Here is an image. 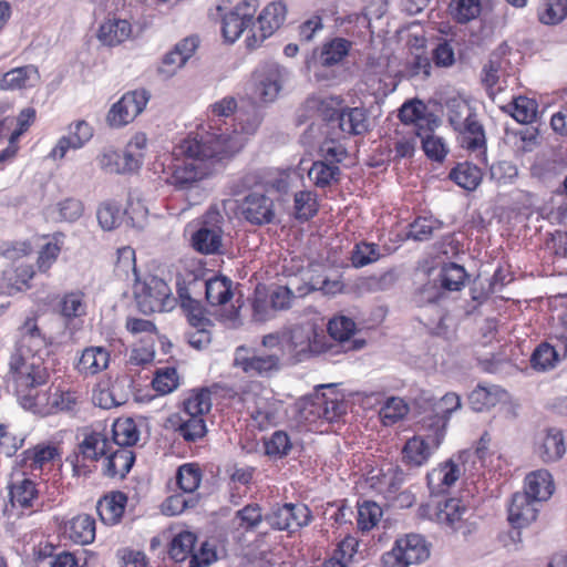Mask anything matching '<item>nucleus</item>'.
Here are the masks:
<instances>
[{
  "label": "nucleus",
  "instance_id": "42",
  "mask_svg": "<svg viewBox=\"0 0 567 567\" xmlns=\"http://www.w3.org/2000/svg\"><path fill=\"white\" fill-rule=\"evenodd\" d=\"M466 279L465 269L454 262L445 265L440 272L441 288L449 291H458Z\"/></svg>",
  "mask_w": 567,
  "mask_h": 567
},
{
  "label": "nucleus",
  "instance_id": "20",
  "mask_svg": "<svg viewBox=\"0 0 567 567\" xmlns=\"http://www.w3.org/2000/svg\"><path fill=\"white\" fill-rule=\"evenodd\" d=\"M540 503L523 492L515 493L508 507V520L513 528H523L533 523L537 518Z\"/></svg>",
  "mask_w": 567,
  "mask_h": 567
},
{
  "label": "nucleus",
  "instance_id": "64",
  "mask_svg": "<svg viewBox=\"0 0 567 567\" xmlns=\"http://www.w3.org/2000/svg\"><path fill=\"white\" fill-rule=\"evenodd\" d=\"M97 220L105 230H112L120 224L121 212L118 207L112 204H103L97 209Z\"/></svg>",
  "mask_w": 567,
  "mask_h": 567
},
{
  "label": "nucleus",
  "instance_id": "14",
  "mask_svg": "<svg viewBox=\"0 0 567 567\" xmlns=\"http://www.w3.org/2000/svg\"><path fill=\"white\" fill-rule=\"evenodd\" d=\"M208 270L196 260L189 261L176 280V289L181 303L198 301L205 293Z\"/></svg>",
  "mask_w": 567,
  "mask_h": 567
},
{
  "label": "nucleus",
  "instance_id": "34",
  "mask_svg": "<svg viewBox=\"0 0 567 567\" xmlns=\"http://www.w3.org/2000/svg\"><path fill=\"white\" fill-rule=\"evenodd\" d=\"M449 177L460 187L466 190H475L483 179V173L478 166L463 162L450 172Z\"/></svg>",
  "mask_w": 567,
  "mask_h": 567
},
{
  "label": "nucleus",
  "instance_id": "2",
  "mask_svg": "<svg viewBox=\"0 0 567 567\" xmlns=\"http://www.w3.org/2000/svg\"><path fill=\"white\" fill-rule=\"evenodd\" d=\"M45 339L37 322L28 319L20 329V339L10 358V373L17 388H35L47 383L49 373L40 352L45 348Z\"/></svg>",
  "mask_w": 567,
  "mask_h": 567
},
{
  "label": "nucleus",
  "instance_id": "24",
  "mask_svg": "<svg viewBox=\"0 0 567 567\" xmlns=\"http://www.w3.org/2000/svg\"><path fill=\"white\" fill-rule=\"evenodd\" d=\"M243 349H237L235 364L240 367L250 377H269L279 370V358L276 355L245 357Z\"/></svg>",
  "mask_w": 567,
  "mask_h": 567
},
{
  "label": "nucleus",
  "instance_id": "25",
  "mask_svg": "<svg viewBox=\"0 0 567 567\" xmlns=\"http://www.w3.org/2000/svg\"><path fill=\"white\" fill-rule=\"evenodd\" d=\"M127 496L123 492H113L101 498L96 504V511L105 525H115L124 514Z\"/></svg>",
  "mask_w": 567,
  "mask_h": 567
},
{
  "label": "nucleus",
  "instance_id": "29",
  "mask_svg": "<svg viewBox=\"0 0 567 567\" xmlns=\"http://www.w3.org/2000/svg\"><path fill=\"white\" fill-rule=\"evenodd\" d=\"M525 494L530 495L536 501H547L554 493V482L551 474L547 470H537L526 476Z\"/></svg>",
  "mask_w": 567,
  "mask_h": 567
},
{
  "label": "nucleus",
  "instance_id": "13",
  "mask_svg": "<svg viewBox=\"0 0 567 567\" xmlns=\"http://www.w3.org/2000/svg\"><path fill=\"white\" fill-rule=\"evenodd\" d=\"M150 96L144 90H135L125 93L112 105L106 122L111 127H122L131 123L145 109Z\"/></svg>",
  "mask_w": 567,
  "mask_h": 567
},
{
  "label": "nucleus",
  "instance_id": "1",
  "mask_svg": "<svg viewBox=\"0 0 567 567\" xmlns=\"http://www.w3.org/2000/svg\"><path fill=\"white\" fill-rule=\"evenodd\" d=\"M245 146L240 135L197 133L182 140L172 152L166 183L176 190H189L212 176L218 166Z\"/></svg>",
  "mask_w": 567,
  "mask_h": 567
},
{
  "label": "nucleus",
  "instance_id": "38",
  "mask_svg": "<svg viewBox=\"0 0 567 567\" xmlns=\"http://www.w3.org/2000/svg\"><path fill=\"white\" fill-rule=\"evenodd\" d=\"M262 117L257 111L250 113H241L237 117V123L231 131H213L218 135H240L245 140V144L248 141V136L254 135L261 124Z\"/></svg>",
  "mask_w": 567,
  "mask_h": 567
},
{
  "label": "nucleus",
  "instance_id": "57",
  "mask_svg": "<svg viewBox=\"0 0 567 567\" xmlns=\"http://www.w3.org/2000/svg\"><path fill=\"white\" fill-rule=\"evenodd\" d=\"M422 148L426 156L433 161L442 162L449 150L443 138L432 133L421 136Z\"/></svg>",
  "mask_w": 567,
  "mask_h": 567
},
{
  "label": "nucleus",
  "instance_id": "5",
  "mask_svg": "<svg viewBox=\"0 0 567 567\" xmlns=\"http://www.w3.org/2000/svg\"><path fill=\"white\" fill-rule=\"evenodd\" d=\"M326 336L313 323L292 327L286 333V350L295 362H301L313 354L327 351Z\"/></svg>",
  "mask_w": 567,
  "mask_h": 567
},
{
  "label": "nucleus",
  "instance_id": "45",
  "mask_svg": "<svg viewBox=\"0 0 567 567\" xmlns=\"http://www.w3.org/2000/svg\"><path fill=\"white\" fill-rule=\"evenodd\" d=\"M560 361L559 353L549 343H540L534 351L530 362L536 370L546 371L556 367Z\"/></svg>",
  "mask_w": 567,
  "mask_h": 567
},
{
  "label": "nucleus",
  "instance_id": "10",
  "mask_svg": "<svg viewBox=\"0 0 567 567\" xmlns=\"http://www.w3.org/2000/svg\"><path fill=\"white\" fill-rule=\"evenodd\" d=\"M284 70L277 64H267L252 74L250 97L255 103L274 102L282 86Z\"/></svg>",
  "mask_w": 567,
  "mask_h": 567
},
{
  "label": "nucleus",
  "instance_id": "61",
  "mask_svg": "<svg viewBox=\"0 0 567 567\" xmlns=\"http://www.w3.org/2000/svg\"><path fill=\"white\" fill-rule=\"evenodd\" d=\"M61 313L66 318L83 316L85 313L83 295L80 292H71L65 295L61 302Z\"/></svg>",
  "mask_w": 567,
  "mask_h": 567
},
{
  "label": "nucleus",
  "instance_id": "46",
  "mask_svg": "<svg viewBox=\"0 0 567 567\" xmlns=\"http://www.w3.org/2000/svg\"><path fill=\"white\" fill-rule=\"evenodd\" d=\"M380 247L373 243L361 241L355 244L351 254V262L355 268H361L380 259Z\"/></svg>",
  "mask_w": 567,
  "mask_h": 567
},
{
  "label": "nucleus",
  "instance_id": "39",
  "mask_svg": "<svg viewBox=\"0 0 567 567\" xmlns=\"http://www.w3.org/2000/svg\"><path fill=\"white\" fill-rule=\"evenodd\" d=\"M113 440L118 447L132 446L140 439V431L133 419H118L112 426Z\"/></svg>",
  "mask_w": 567,
  "mask_h": 567
},
{
  "label": "nucleus",
  "instance_id": "60",
  "mask_svg": "<svg viewBox=\"0 0 567 567\" xmlns=\"http://www.w3.org/2000/svg\"><path fill=\"white\" fill-rule=\"evenodd\" d=\"M382 476L383 478L381 483L385 486L388 498L394 496L400 491L405 481V473L398 465L390 466Z\"/></svg>",
  "mask_w": 567,
  "mask_h": 567
},
{
  "label": "nucleus",
  "instance_id": "59",
  "mask_svg": "<svg viewBox=\"0 0 567 567\" xmlns=\"http://www.w3.org/2000/svg\"><path fill=\"white\" fill-rule=\"evenodd\" d=\"M501 392H470L467 403L474 412H485L499 402Z\"/></svg>",
  "mask_w": 567,
  "mask_h": 567
},
{
  "label": "nucleus",
  "instance_id": "58",
  "mask_svg": "<svg viewBox=\"0 0 567 567\" xmlns=\"http://www.w3.org/2000/svg\"><path fill=\"white\" fill-rule=\"evenodd\" d=\"M181 307L186 313L187 320L193 327H213V321L207 317L206 310L198 301H188L181 303Z\"/></svg>",
  "mask_w": 567,
  "mask_h": 567
},
{
  "label": "nucleus",
  "instance_id": "53",
  "mask_svg": "<svg viewBox=\"0 0 567 567\" xmlns=\"http://www.w3.org/2000/svg\"><path fill=\"white\" fill-rule=\"evenodd\" d=\"M317 213V200L309 190L295 194V214L298 219L308 220Z\"/></svg>",
  "mask_w": 567,
  "mask_h": 567
},
{
  "label": "nucleus",
  "instance_id": "56",
  "mask_svg": "<svg viewBox=\"0 0 567 567\" xmlns=\"http://www.w3.org/2000/svg\"><path fill=\"white\" fill-rule=\"evenodd\" d=\"M452 10L455 19L461 23H466L480 16V0H453Z\"/></svg>",
  "mask_w": 567,
  "mask_h": 567
},
{
  "label": "nucleus",
  "instance_id": "11",
  "mask_svg": "<svg viewBox=\"0 0 567 567\" xmlns=\"http://www.w3.org/2000/svg\"><path fill=\"white\" fill-rule=\"evenodd\" d=\"M223 216L214 209L206 213L202 226L192 235V247L205 255L219 254L223 247Z\"/></svg>",
  "mask_w": 567,
  "mask_h": 567
},
{
  "label": "nucleus",
  "instance_id": "37",
  "mask_svg": "<svg viewBox=\"0 0 567 567\" xmlns=\"http://www.w3.org/2000/svg\"><path fill=\"white\" fill-rule=\"evenodd\" d=\"M110 353L103 347H89L83 350L79 361V369L95 374L107 368Z\"/></svg>",
  "mask_w": 567,
  "mask_h": 567
},
{
  "label": "nucleus",
  "instance_id": "31",
  "mask_svg": "<svg viewBox=\"0 0 567 567\" xmlns=\"http://www.w3.org/2000/svg\"><path fill=\"white\" fill-rule=\"evenodd\" d=\"M168 422L179 433V435L188 442H195L202 439L206 433V424L203 417L198 416H182L181 414H173Z\"/></svg>",
  "mask_w": 567,
  "mask_h": 567
},
{
  "label": "nucleus",
  "instance_id": "33",
  "mask_svg": "<svg viewBox=\"0 0 567 567\" xmlns=\"http://www.w3.org/2000/svg\"><path fill=\"white\" fill-rule=\"evenodd\" d=\"M104 463V475L107 477H124L132 468L135 456L134 453L126 449H116L113 452H109Z\"/></svg>",
  "mask_w": 567,
  "mask_h": 567
},
{
  "label": "nucleus",
  "instance_id": "35",
  "mask_svg": "<svg viewBox=\"0 0 567 567\" xmlns=\"http://www.w3.org/2000/svg\"><path fill=\"white\" fill-rule=\"evenodd\" d=\"M111 450L105 435L99 432H91L85 435L84 440L79 444V453L84 460L97 461L100 457L107 455Z\"/></svg>",
  "mask_w": 567,
  "mask_h": 567
},
{
  "label": "nucleus",
  "instance_id": "63",
  "mask_svg": "<svg viewBox=\"0 0 567 567\" xmlns=\"http://www.w3.org/2000/svg\"><path fill=\"white\" fill-rule=\"evenodd\" d=\"M409 411L408 404L400 398H390L381 410L382 419L394 423L402 419Z\"/></svg>",
  "mask_w": 567,
  "mask_h": 567
},
{
  "label": "nucleus",
  "instance_id": "19",
  "mask_svg": "<svg viewBox=\"0 0 567 567\" xmlns=\"http://www.w3.org/2000/svg\"><path fill=\"white\" fill-rule=\"evenodd\" d=\"M534 451L544 463L559 461L566 453L563 431L557 427L540 430L535 436Z\"/></svg>",
  "mask_w": 567,
  "mask_h": 567
},
{
  "label": "nucleus",
  "instance_id": "40",
  "mask_svg": "<svg viewBox=\"0 0 567 567\" xmlns=\"http://www.w3.org/2000/svg\"><path fill=\"white\" fill-rule=\"evenodd\" d=\"M340 173L338 165L327 163L326 161H317L309 169L308 176L317 187L323 188L333 182H338Z\"/></svg>",
  "mask_w": 567,
  "mask_h": 567
},
{
  "label": "nucleus",
  "instance_id": "30",
  "mask_svg": "<svg viewBox=\"0 0 567 567\" xmlns=\"http://www.w3.org/2000/svg\"><path fill=\"white\" fill-rule=\"evenodd\" d=\"M65 533L76 544H91L95 539V520L89 514L78 515L68 523Z\"/></svg>",
  "mask_w": 567,
  "mask_h": 567
},
{
  "label": "nucleus",
  "instance_id": "6",
  "mask_svg": "<svg viewBox=\"0 0 567 567\" xmlns=\"http://www.w3.org/2000/svg\"><path fill=\"white\" fill-rule=\"evenodd\" d=\"M352 43L344 38L327 41L313 53L315 78L330 84L338 80L337 69L349 54Z\"/></svg>",
  "mask_w": 567,
  "mask_h": 567
},
{
  "label": "nucleus",
  "instance_id": "43",
  "mask_svg": "<svg viewBox=\"0 0 567 567\" xmlns=\"http://www.w3.org/2000/svg\"><path fill=\"white\" fill-rule=\"evenodd\" d=\"M178 487L188 495H194L202 481V473L195 464L182 465L176 474Z\"/></svg>",
  "mask_w": 567,
  "mask_h": 567
},
{
  "label": "nucleus",
  "instance_id": "15",
  "mask_svg": "<svg viewBox=\"0 0 567 567\" xmlns=\"http://www.w3.org/2000/svg\"><path fill=\"white\" fill-rule=\"evenodd\" d=\"M311 518V512L305 504L276 505L265 516V520L272 528L290 533L307 526Z\"/></svg>",
  "mask_w": 567,
  "mask_h": 567
},
{
  "label": "nucleus",
  "instance_id": "8",
  "mask_svg": "<svg viewBox=\"0 0 567 567\" xmlns=\"http://www.w3.org/2000/svg\"><path fill=\"white\" fill-rule=\"evenodd\" d=\"M18 402L33 414L45 416L58 412L74 411L78 399L72 392H17Z\"/></svg>",
  "mask_w": 567,
  "mask_h": 567
},
{
  "label": "nucleus",
  "instance_id": "18",
  "mask_svg": "<svg viewBox=\"0 0 567 567\" xmlns=\"http://www.w3.org/2000/svg\"><path fill=\"white\" fill-rule=\"evenodd\" d=\"M287 9L286 6L280 2L269 3L259 14L257 22L260 30L259 38L254 32L252 35H248L246 44L248 49L258 48L268 37H270L286 20Z\"/></svg>",
  "mask_w": 567,
  "mask_h": 567
},
{
  "label": "nucleus",
  "instance_id": "49",
  "mask_svg": "<svg viewBox=\"0 0 567 567\" xmlns=\"http://www.w3.org/2000/svg\"><path fill=\"white\" fill-rule=\"evenodd\" d=\"M292 443L285 431H276L265 440V451L270 457L282 458L289 454Z\"/></svg>",
  "mask_w": 567,
  "mask_h": 567
},
{
  "label": "nucleus",
  "instance_id": "51",
  "mask_svg": "<svg viewBox=\"0 0 567 567\" xmlns=\"http://www.w3.org/2000/svg\"><path fill=\"white\" fill-rule=\"evenodd\" d=\"M23 461L29 464L32 471L42 470L56 456V449L53 446H35L33 450H27Z\"/></svg>",
  "mask_w": 567,
  "mask_h": 567
},
{
  "label": "nucleus",
  "instance_id": "50",
  "mask_svg": "<svg viewBox=\"0 0 567 567\" xmlns=\"http://www.w3.org/2000/svg\"><path fill=\"white\" fill-rule=\"evenodd\" d=\"M198 503L197 495H188L183 493L169 496L162 506V511L166 515L175 516L182 514L187 508H193Z\"/></svg>",
  "mask_w": 567,
  "mask_h": 567
},
{
  "label": "nucleus",
  "instance_id": "62",
  "mask_svg": "<svg viewBox=\"0 0 567 567\" xmlns=\"http://www.w3.org/2000/svg\"><path fill=\"white\" fill-rule=\"evenodd\" d=\"M152 385L153 390H176L179 386L176 369L167 367L157 370Z\"/></svg>",
  "mask_w": 567,
  "mask_h": 567
},
{
  "label": "nucleus",
  "instance_id": "12",
  "mask_svg": "<svg viewBox=\"0 0 567 567\" xmlns=\"http://www.w3.org/2000/svg\"><path fill=\"white\" fill-rule=\"evenodd\" d=\"M445 436V422L435 430L433 435L426 437L413 436L402 449V462L413 468L424 465L432 453L439 449Z\"/></svg>",
  "mask_w": 567,
  "mask_h": 567
},
{
  "label": "nucleus",
  "instance_id": "36",
  "mask_svg": "<svg viewBox=\"0 0 567 567\" xmlns=\"http://www.w3.org/2000/svg\"><path fill=\"white\" fill-rule=\"evenodd\" d=\"M537 102L533 99L519 95L503 106V110L512 115L518 123H532L537 115Z\"/></svg>",
  "mask_w": 567,
  "mask_h": 567
},
{
  "label": "nucleus",
  "instance_id": "23",
  "mask_svg": "<svg viewBox=\"0 0 567 567\" xmlns=\"http://www.w3.org/2000/svg\"><path fill=\"white\" fill-rule=\"evenodd\" d=\"M338 123L339 128L349 135H362L369 130V120L364 109H346L338 113L333 111L330 115V123Z\"/></svg>",
  "mask_w": 567,
  "mask_h": 567
},
{
  "label": "nucleus",
  "instance_id": "55",
  "mask_svg": "<svg viewBox=\"0 0 567 567\" xmlns=\"http://www.w3.org/2000/svg\"><path fill=\"white\" fill-rule=\"evenodd\" d=\"M210 392H195V395L184 401L185 416L202 417L212 408Z\"/></svg>",
  "mask_w": 567,
  "mask_h": 567
},
{
  "label": "nucleus",
  "instance_id": "26",
  "mask_svg": "<svg viewBox=\"0 0 567 567\" xmlns=\"http://www.w3.org/2000/svg\"><path fill=\"white\" fill-rule=\"evenodd\" d=\"M460 477V467L453 461L440 464L427 473V485L431 493H444Z\"/></svg>",
  "mask_w": 567,
  "mask_h": 567
},
{
  "label": "nucleus",
  "instance_id": "16",
  "mask_svg": "<svg viewBox=\"0 0 567 567\" xmlns=\"http://www.w3.org/2000/svg\"><path fill=\"white\" fill-rule=\"evenodd\" d=\"M241 217L251 225L262 226L274 221L275 203L264 193L252 192L238 206Z\"/></svg>",
  "mask_w": 567,
  "mask_h": 567
},
{
  "label": "nucleus",
  "instance_id": "32",
  "mask_svg": "<svg viewBox=\"0 0 567 567\" xmlns=\"http://www.w3.org/2000/svg\"><path fill=\"white\" fill-rule=\"evenodd\" d=\"M326 406L324 392H311L302 396L296 404L300 420L305 422H316L323 419Z\"/></svg>",
  "mask_w": 567,
  "mask_h": 567
},
{
  "label": "nucleus",
  "instance_id": "17",
  "mask_svg": "<svg viewBox=\"0 0 567 567\" xmlns=\"http://www.w3.org/2000/svg\"><path fill=\"white\" fill-rule=\"evenodd\" d=\"M256 9V0H245L225 14L221 30L226 41L235 42L250 27Z\"/></svg>",
  "mask_w": 567,
  "mask_h": 567
},
{
  "label": "nucleus",
  "instance_id": "52",
  "mask_svg": "<svg viewBox=\"0 0 567 567\" xmlns=\"http://www.w3.org/2000/svg\"><path fill=\"white\" fill-rule=\"evenodd\" d=\"M517 175V166L511 161H498L489 167V178L498 185L513 183Z\"/></svg>",
  "mask_w": 567,
  "mask_h": 567
},
{
  "label": "nucleus",
  "instance_id": "44",
  "mask_svg": "<svg viewBox=\"0 0 567 567\" xmlns=\"http://www.w3.org/2000/svg\"><path fill=\"white\" fill-rule=\"evenodd\" d=\"M196 543V535L192 532H182L176 535L169 545V556L176 561L185 560L192 556Z\"/></svg>",
  "mask_w": 567,
  "mask_h": 567
},
{
  "label": "nucleus",
  "instance_id": "27",
  "mask_svg": "<svg viewBox=\"0 0 567 567\" xmlns=\"http://www.w3.org/2000/svg\"><path fill=\"white\" fill-rule=\"evenodd\" d=\"M40 81V74L35 66L24 65L7 72L0 80L1 90H21L35 86Z\"/></svg>",
  "mask_w": 567,
  "mask_h": 567
},
{
  "label": "nucleus",
  "instance_id": "7",
  "mask_svg": "<svg viewBox=\"0 0 567 567\" xmlns=\"http://www.w3.org/2000/svg\"><path fill=\"white\" fill-rule=\"evenodd\" d=\"M134 297L143 313L162 312L172 309L175 299L168 285L156 276H148L134 285Z\"/></svg>",
  "mask_w": 567,
  "mask_h": 567
},
{
  "label": "nucleus",
  "instance_id": "4",
  "mask_svg": "<svg viewBox=\"0 0 567 567\" xmlns=\"http://www.w3.org/2000/svg\"><path fill=\"white\" fill-rule=\"evenodd\" d=\"M205 299L212 307H221L219 318L229 328H238L243 324L240 309L243 302L239 299L229 308L226 307L227 302L234 297L233 281L225 276L207 277L205 286Z\"/></svg>",
  "mask_w": 567,
  "mask_h": 567
},
{
  "label": "nucleus",
  "instance_id": "22",
  "mask_svg": "<svg viewBox=\"0 0 567 567\" xmlns=\"http://www.w3.org/2000/svg\"><path fill=\"white\" fill-rule=\"evenodd\" d=\"M355 331V323L351 318L340 316L331 319L328 323V332L330 337L339 342L342 351L358 350L364 347V340H351V336Z\"/></svg>",
  "mask_w": 567,
  "mask_h": 567
},
{
  "label": "nucleus",
  "instance_id": "54",
  "mask_svg": "<svg viewBox=\"0 0 567 567\" xmlns=\"http://www.w3.org/2000/svg\"><path fill=\"white\" fill-rule=\"evenodd\" d=\"M567 16V0H547L539 12V20L545 24H557Z\"/></svg>",
  "mask_w": 567,
  "mask_h": 567
},
{
  "label": "nucleus",
  "instance_id": "28",
  "mask_svg": "<svg viewBox=\"0 0 567 567\" xmlns=\"http://www.w3.org/2000/svg\"><path fill=\"white\" fill-rule=\"evenodd\" d=\"M132 34L131 23L125 19H109L100 25L97 39L105 45L114 47Z\"/></svg>",
  "mask_w": 567,
  "mask_h": 567
},
{
  "label": "nucleus",
  "instance_id": "21",
  "mask_svg": "<svg viewBox=\"0 0 567 567\" xmlns=\"http://www.w3.org/2000/svg\"><path fill=\"white\" fill-rule=\"evenodd\" d=\"M470 508L458 498H447L444 503H439L434 517L439 524L446 525L453 530H460L463 523L467 520L466 515Z\"/></svg>",
  "mask_w": 567,
  "mask_h": 567
},
{
  "label": "nucleus",
  "instance_id": "41",
  "mask_svg": "<svg viewBox=\"0 0 567 567\" xmlns=\"http://www.w3.org/2000/svg\"><path fill=\"white\" fill-rule=\"evenodd\" d=\"M9 495L13 506L19 505L20 507L25 508L32 505V501L38 495V491L35 488V484L31 480L23 478L10 486Z\"/></svg>",
  "mask_w": 567,
  "mask_h": 567
},
{
  "label": "nucleus",
  "instance_id": "9",
  "mask_svg": "<svg viewBox=\"0 0 567 567\" xmlns=\"http://www.w3.org/2000/svg\"><path fill=\"white\" fill-rule=\"evenodd\" d=\"M430 556L427 543L419 534H409L395 542L394 548L382 556L384 567H409Z\"/></svg>",
  "mask_w": 567,
  "mask_h": 567
},
{
  "label": "nucleus",
  "instance_id": "48",
  "mask_svg": "<svg viewBox=\"0 0 567 567\" xmlns=\"http://www.w3.org/2000/svg\"><path fill=\"white\" fill-rule=\"evenodd\" d=\"M382 508L372 501H364L358 506V527L362 532L372 529L382 517Z\"/></svg>",
  "mask_w": 567,
  "mask_h": 567
},
{
  "label": "nucleus",
  "instance_id": "47",
  "mask_svg": "<svg viewBox=\"0 0 567 567\" xmlns=\"http://www.w3.org/2000/svg\"><path fill=\"white\" fill-rule=\"evenodd\" d=\"M262 522L261 508L258 504H248L236 512L233 524L246 532L256 529Z\"/></svg>",
  "mask_w": 567,
  "mask_h": 567
},
{
  "label": "nucleus",
  "instance_id": "3",
  "mask_svg": "<svg viewBox=\"0 0 567 567\" xmlns=\"http://www.w3.org/2000/svg\"><path fill=\"white\" fill-rule=\"evenodd\" d=\"M444 107L446 120L457 134L461 146L468 151L485 148V130L470 101L461 95L451 96Z\"/></svg>",
  "mask_w": 567,
  "mask_h": 567
}]
</instances>
